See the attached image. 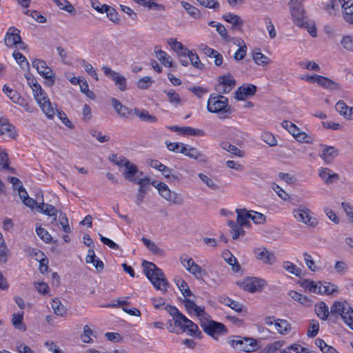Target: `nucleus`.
Instances as JSON below:
<instances>
[{"mask_svg": "<svg viewBox=\"0 0 353 353\" xmlns=\"http://www.w3.org/2000/svg\"><path fill=\"white\" fill-rule=\"evenodd\" d=\"M165 310L173 317L174 326L179 327L182 332H187L189 336L199 339L203 338V334L198 325L188 319L175 306L167 305Z\"/></svg>", "mask_w": 353, "mask_h": 353, "instance_id": "f257e3e1", "label": "nucleus"}, {"mask_svg": "<svg viewBox=\"0 0 353 353\" xmlns=\"http://www.w3.org/2000/svg\"><path fill=\"white\" fill-rule=\"evenodd\" d=\"M143 272L153 285L154 288L165 293L169 287V283L162 270L154 263L143 261L142 262Z\"/></svg>", "mask_w": 353, "mask_h": 353, "instance_id": "f03ea898", "label": "nucleus"}, {"mask_svg": "<svg viewBox=\"0 0 353 353\" xmlns=\"http://www.w3.org/2000/svg\"><path fill=\"white\" fill-rule=\"evenodd\" d=\"M33 95L37 103L41 108L42 111L49 119H52L55 114L57 110L52 107L50 99L46 96L43 90L40 85L34 84L33 85Z\"/></svg>", "mask_w": 353, "mask_h": 353, "instance_id": "7ed1b4c3", "label": "nucleus"}, {"mask_svg": "<svg viewBox=\"0 0 353 353\" xmlns=\"http://www.w3.org/2000/svg\"><path fill=\"white\" fill-rule=\"evenodd\" d=\"M208 110L221 114H231V106L228 105V98L222 95L211 94L208 101Z\"/></svg>", "mask_w": 353, "mask_h": 353, "instance_id": "20e7f679", "label": "nucleus"}, {"mask_svg": "<svg viewBox=\"0 0 353 353\" xmlns=\"http://www.w3.org/2000/svg\"><path fill=\"white\" fill-rule=\"evenodd\" d=\"M228 343L236 351L252 352L256 350L257 343L256 340L240 336H231L227 339Z\"/></svg>", "mask_w": 353, "mask_h": 353, "instance_id": "39448f33", "label": "nucleus"}, {"mask_svg": "<svg viewBox=\"0 0 353 353\" xmlns=\"http://www.w3.org/2000/svg\"><path fill=\"white\" fill-rule=\"evenodd\" d=\"M200 324L203 331L214 339L228 334L227 327L221 323L210 320L201 321Z\"/></svg>", "mask_w": 353, "mask_h": 353, "instance_id": "423d86ee", "label": "nucleus"}, {"mask_svg": "<svg viewBox=\"0 0 353 353\" xmlns=\"http://www.w3.org/2000/svg\"><path fill=\"white\" fill-rule=\"evenodd\" d=\"M265 285L266 281L257 277H248L239 284L242 289L252 293L261 292Z\"/></svg>", "mask_w": 353, "mask_h": 353, "instance_id": "0eeeda50", "label": "nucleus"}, {"mask_svg": "<svg viewBox=\"0 0 353 353\" xmlns=\"http://www.w3.org/2000/svg\"><path fill=\"white\" fill-rule=\"evenodd\" d=\"M330 314L331 316L339 315L345 321V317L353 315V309L346 301H334L330 308Z\"/></svg>", "mask_w": 353, "mask_h": 353, "instance_id": "6e6552de", "label": "nucleus"}, {"mask_svg": "<svg viewBox=\"0 0 353 353\" xmlns=\"http://www.w3.org/2000/svg\"><path fill=\"white\" fill-rule=\"evenodd\" d=\"M290 12L293 21L297 26L307 27V17H305V10L301 5H291Z\"/></svg>", "mask_w": 353, "mask_h": 353, "instance_id": "1a4fd4ad", "label": "nucleus"}, {"mask_svg": "<svg viewBox=\"0 0 353 353\" xmlns=\"http://www.w3.org/2000/svg\"><path fill=\"white\" fill-rule=\"evenodd\" d=\"M102 70L105 76L111 79L121 91H125L127 89V80L125 77L108 66H103Z\"/></svg>", "mask_w": 353, "mask_h": 353, "instance_id": "9d476101", "label": "nucleus"}, {"mask_svg": "<svg viewBox=\"0 0 353 353\" xmlns=\"http://www.w3.org/2000/svg\"><path fill=\"white\" fill-rule=\"evenodd\" d=\"M293 214L298 221L303 222L311 227H315L318 223L317 220L312 217L310 210L307 208L294 210Z\"/></svg>", "mask_w": 353, "mask_h": 353, "instance_id": "9b49d317", "label": "nucleus"}, {"mask_svg": "<svg viewBox=\"0 0 353 353\" xmlns=\"http://www.w3.org/2000/svg\"><path fill=\"white\" fill-rule=\"evenodd\" d=\"M32 66L36 68L37 72L46 79L51 81V84L54 83V77L52 75V71L46 63L41 59H35L32 61Z\"/></svg>", "mask_w": 353, "mask_h": 353, "instance_id": "f8f14e48", "label": "nucleus"}, {"mask_svg": "<svg viewBox=\"0 0 353 353\" xmlns=\"http://www.w3.org/2000/svg\"><path fill=\"white\" fill-rule=\"evenodd\" d=\"M219 81L216 89L221 94L229 93L236 84L235 79L230 74L219 77Z\"/></svg>", "mask_w": 353, "mask_h": 353, "instance_id": "ddd939ff", "label": "nucleus"}, {"mask_svg": "<svg viewBox=\"0 0 353 353\" xmlns=\"http://www.w3.org/2000/svg\"><path fill=\"white\" fill-rule=\"evenodd\" d=\"M341 4L342 14L344 21L353 25V0H339Z\"/></svg>", "mask_w": 353, "mask_h": 353, "instance_id": "4468645a", "label": "nucleus"}, {"mask_svg": "<svg viewBox=\"0 0 353 353\" xmlns=\"http://www.w3.org/2000/svg\"><path fill=\"white\" fill-rule=\"evenodd\" d=\"M180 153L190 159H193L201 162H205L207 161V157L203 154L196 148L189 145L182 147V149L180 150Z\"/></svg>", "mask_w": 353, "mask_h": 353, "instance_id": "2eb2a0df", "label": "nucleus"}, {"mask_svg": "<svg viewBox=\"0 0 353 353\" xmlns=\"http://www.w3.org/2000/svg\"><path fill=\"white\" fill-rule=\"evenodd\" d=\"M256 87L252 84H243L236 91V99L244 100L245 98L254 95Z\"/></svg>", "mask_w": 353, "mask_h": 353, "instance_id": "dca6fc26", "label": "nucleus"}, {"mask_svg": "<svg viewBox=\"0 0 353 353\" xmlns=\"http://www.w3.org/2000/svg\"><path fill=\"white\" fill-rule=\"evenodd\" d=\"M168 129L173 132H176L181 135H191V136H203L204 132L199 129H194L190 126L179 127L177 125H172L168 127Z\"/></svg>", "mask_w": 353, "mask_h": 353, "instance_id": "f3484780", "label": "nucleus"}, {"mask_svg": "<svg viewBox=\"0 0 353 353\" xmlns=\"http://www.w3.org/2000/svg\"><path fill=\"white\" fill-rule=\"evenodd\" d=\"M19 32V30L15 27H10L8 29L4 39L5 43L8 47L14 46L20 41L21 36Z\"/></svg>", "mask_w": 353, "mask_h": 353, "instance_id": "a211bd4d", "label": "nucleus"}, {"mask_svg": "<svg viewBox=\"0 0 353 353\" xmlns=\"http://www.w3.org/2000/svg\"><path fill=\"white\" fill-rule=\"evenodd\" d=\"M137 174L142 175L143 172H139L138 167L135 164L127 162L125 170L123 172V177L130 182L135 183L139 179V177H135Z\"/></svg>", "mask_w": 353, "mask_h": 353, "instance_id": "6ab92c4d", "label": "nucleus"}, {"mask_svg": "<svg viewBox=\"0 0 353 353\" xmlns=\"http://www.w3.org/2000/svg\"><path fill=\"white\" fill-rule=\"evenodd\" d=\"M323 148L320 157L327 163H330L334 158L339 155V150L334 146H328L321 144Z\"/></svg>", "mask_w": 353, "mask_h": 353, "instance_id": "aec40b11", "label": "nucleus"}, {"mask_svg": "<svg viewBox=\"0 0 353 353\" xmlns=\"http://www.w3.org/2000/svg\"><path fill=\"white\" fill-rule=\"evenodd\" d=\"M256 258L264 263L272 265L276 261V256L274 253L269 252L265 248H257L255 251Z\"/></svg>", "mask_w": 353, "mask_h": 353, "instance_id": "412c9836", "label": "nucleus"}, {"mask_svg": "<svg viewBox=\"0 0 353 353\" xmlns=\"http://www.w3.org/2000/svg\"><path fill=\"white\" fill-rule=\"evenodd\" d=\"M222 18L232 24V30H242V26L243 25V19L237 14L228 12L222 16Z\"/></svg>", "mask_w": 353, "mask_h": 353, "instance_id": "4be33fe9", "label": "nucleus"}, {"mask_svg": "<svg viewBox=\"0 0 353 353\" xmlns=\"http://www.w3.org/2000/svg\"><path fill=\"white\" fill-rule=\"evenodd\" d=\"M111 103L117 113L122 117L128 118L132 113V110L123 105L117 99L112 98Z\"/></svg>", "mask_w": 353, "mask_h": 353, "instance_id": "5701e85b", "label": "nucleus"}, {"mask_svg": "<svg viewBox=\"0 0 353 353\" xmlns=\"http://www.w3.org/2000/svg\"><path fill=\"white\" fill-rule=\"evenodd\" d=\"M319 175L326 184L333 183L339 179L338 174L333 173L332 171L327 168L320 170Z\"/></svg>", "mask_w": 353, "mask_h": 353, "instance_id": "b1692460", "label": "nucleus"}, {"mask_svg": "<svg viewBox=\"0 0 353 353\" xmlns=\"http://www.w3.org/2000/svg\"><path fill=\"white\" fill-rule=\"evenodd\" d=\"M323 282H315L313 281L305 279L301 283V286L310 292L321 294Z\"/></svg>", "mask_w": 353, "mask_h": 353, "instance_id": "393cba45", "label": "nucleus"}, {"mask_svg": "<svg viewBox=\"0 0 353 353\" xmlns=\"http://www.w3.org/2000/svg\"><path fill=\"white\" fill-rule=\"evenodd\" d=\"M134 183H137L139 185L138 192L145 194H146L150 190L151 185L157 188L156 182H150V179L149 177L139 178L137 181H136Z\"/></svg>", "mask_w": 353, "mask_h": 353, "instance_id": "a878e982", "label": "nucleus"}, {"mask_svg": "<svg viewBox=\"0 0 353 353\" xmlns=\"http://www.w3.org/2000/svg\"><path fill=\"white\" fill-rule=\"evenodd\" d=\"M18 192L19 197L22 200L23 204L27 207L33 209L37 205V201L28 196V194L23 185H19L18 188Z\"/></svg>", "mask_w": 353, "mask_h": 353, "instance_id": "bb28decb", "label": "nucleus"}, {"mask_svg": "<svg viewBox=\"0 0 353 353\" xmlns=\"http://www.w3.org/2000/svg\"><path fill=\"white\" fill-rule=\"evenodd\" d=\"M317 79V84L324 88L331 90H339L340 88L339 84L338 83L334 82L327 77L319 75Z\"/></svg>", "mask_w": 353, "mask_h": 353, "instance_id": "cd10ccee", "label": "nucleus"}, {"mask_svg": "<svg viewBox=\"0 0 353 353\" xmlns=\"http://www.w3.org/2000/svg\"><path fill=\"white\" fill-rule=\"evenodd\" d=\"M289 132L299 142L310 143L309 137L294 123Z\"/></svg>", "mask_w": 353, "mask_h": 353, "instance_id": "c85d7f7f", "label": "nucleus"}, {"mask_svg": "<svg viewBox=\"0 0 353 353\" xmlns=\"http://www.w3.org/2000/svg\"><path fill=\"white\" fill-rule=\"evenodd\" d=\"M236 213L237 222L241 225H246L249 223V219H251V211H248L245 208L236 209Z\"/></svg>", "mask_w": 353, "mask_h": 353, "instance_id": "c756f323", "label": "nucleus"}, {"mask_svg": "<svg viewBox=\"0 0 353 353\" xmlns=\"http://www.w3.org/2000/svg\"><path fill=\"white\" fill-rule=\"evenodd\" d=\"M36 209L38 212H42L48 216L55 217L57 216V210L56 208L53 205L44 203L43 202L37 205Z\"/></svg>", "mask_w": 353, "mask_h": 353, "instance_id": "7c9ffc66", "label": "nucleus"}, {"mask_svg": "<svg viewBox=\"0 0 353 353\" xmlns=\"http://www.w3.org/2000/svg\"><path fill=\"white\" fill-rule=\"evenodd\" d=\"M274 329L281 334H287L291 330V325L288 321L277 319L274 323Z\"/></svg>", "mask_w": 353, "mask_h": 353, "instance_id": "2f4dec72", "label": "nucleus"}, {"mask_svg": "<svg viewBox=\"0 0 353 353\" xmlns=\"http://www.w3.org/2000/svg\"><path fill=\"white\" fill-rule=\"evenodd\" d=\"M143 244L147 247V248L150 250L154 254L157 256H163L164 252L162 249H161L154 241L145 238L143 237L141 239Z\"/></svg>", "mask_w": 353, "mask_h": 353, "instance_id": "473e14b6", "label": "nucleus"}, {"mask_svg": "<svg viewBox=\"0 0 353 353\" xmlns=\"http://www.w3.org/2000/svg\"><path fill=\"white\" fill-rule=\"evenodd\" d=\"M23 312L12 314V323L15 329L21 331H25L26 330V325L23 321Z\"/></svg>", "mask_w": 353, "mask_h": 353, "instance_id": "72a5a7b5", "label": "nucleus"}, {"mask_svg": "<svg viewBox=\"0 0 353 353\" xmlns=\"http://www.w3.org/2000/svg\"><path fill=\"white\" fill-rule=\"evenodd\" d=\"M222 256L223 259L227 261V263L232 266V270L234 272H238L240 270V265L237 262L236 259L230 251L227 250L223 252Z\"/></svg>", "mask_w": 353, "mask_h": 353, "instance_id": "f704fd0d", "label": "nucleus"}, {"mask_svg": "<svg viewBox=\"0 0 353 353\" xmlns=\"http://www.w3.org/2000/svg\"><path fill=\"white\" fill-rule=\"evenodd\" d=\"M188 271L193 274L197 279H202L203 277L207 275L206 271L203 270L201 267L195 262H191V268H188Z\"/></svg>", "mask_w": 353, "mask_h": 353, "instance_id": "c9c22d12", "label": "nucleus"}, {"mask_svg": "<svg viewBox=\"0 0 353 353\" xmlns=\"http://www.w3.org/2000/svg\"><path fill=\"white\" fill-rule=\"evenodd\" d=\"M221 147L224 150L230 152L231 154L242 157L244 156V152L239 149L236 146L231 144L228 141H223L221 144Z\"/></svg>", "mask_w": 353, "mask_h": 353, "instance_id": "e433bc0d", "label": "nucleus"}, {"mask_svg": "<svg viewBox=\"0 0 353 353\" xmlns=\"http://www.w3.org/2000/svg\"><path fill=\"white\" fill-rule=\"evenodd\" d=\"M315 312L318 317L322 320H326L330 314L327 305L323 301L316 305Z\"/></svg>", "mask_w": 353, "mask_h": 353, "instance_id": "4c0bfd02", "label": "nucleus"}, {"mask_svg": "<svg viewBox=\"0 0 353 353\" xmlns=\"http://www.w3.org/2000/svg\"><path fill=\"white\" fill-rule=\"evenodd\" d=\"M134 114L138 116L142 121L149 122V123H155L157 121V119L155 116L151 115L149 114L148 111L142 110H139L137 108H134Z\"/></svg>", "mask_w": 353, "mask_h": 353, "instance_id": "58836bf2", "label": "nucleus"}, {"mask_svg": "<svg viewBox=\"0 0 353 353\" xmlns=\"http://www.w3.org/2000/svg\"><path fill=\"white\" fill-rule=\"evenodd\" d=\"M51 307L55 314L63 316L67 313V309L58 299H54L51 303Z\"/></svg>", "mask_w": 353, "mask_h": 353, "instance_id": "ea45409f", "label": "nucleus"}, {"mask_svg": "<svg viewBox=\"0 0 353 353\" xmlns=\"http://www.w3.org/2000/svg\"><path fill=\"white\" fill-rule=\"evenodd\" d=\"M289 296L293 300L301 303L302 305L308 306L312 303L310 299H309L306 296H304L298 292L292 290L289 292Z\"/></svg>", "mask_w": 353, "mask_h": 353, "instance_id": "a19ab883", "label": "nucleus"}, {"mask_svg": "<svg viewBox=\"0 0 353 353\" xmlns=\"http://www.w3.org/2000/svg\"><path fill=\"white\" fill-rule=\"evenodd\" d=\"M338 291L339 288L336 285L330 282H323L321 294L332 295L334 293H337Z\"/></svg>", "mask_w": 353, "mask_h": 353, "instance_id": "79ce46f5", "label": "nucleus"}, {"mask_svg": "<svg viewBox=\"0 0 353 353\" xmlns=\"http://www.w3.org/2000/svg\"><path fill=\"white\" fill-rule=\"evenodd\" d=\"M285 345L284 341H276L268 344L265 350L267 353H281V347Z\"/></svg>", "mask_w": 353, "mask_h": 353, "instance_id": "37998d69", "label": "nucleus"}, {"mask_svg": "<svg viewBox=\"0 0 353 353\" xmlns=\"http://www.w3.org/2000/svg\"><path fill=\"white\" fill-rule=\"evenodd\" d=\"M283 268L289 273L294 274L298 277H301L302 274V270L298 268L295 264L290 262L285 261L283 263Z\"/></svg>", "mask_w": 353, "mask_h": 353, "instance_id": "c03bdc74", "label": "nucleus"}, {"mask_svg": "<svg viewBox=\"0 0 353 353\" xmlns=\"http://www.w3.org/2000/svg\"><path fill=\"white\" fill-rule=\"evenodd\" d=\"M181 4L190 17L194 19H198L200 17V11L197 8L185 1H181Z\"/></svg>", "mask_w": 353, "mask_h": 353, "instance_id": "a18cd8bd", "label": "nucleus"}, {"mask_svg": "<svg viewBox=\"0 0 353 353\" xmlns=\"http://www.w3.org/2000/svg\"><path fill=\"white\" fill-rule=\"evenodd\" d=\"M157 189L159 194L166 201H169L173 191L170 190L166 184L161 182L157 184Z\"/></svg>", "mask_w": 353, "mask_h": 353, "instance_id": "49530a36", "label": "nucleus"}, {"mask_svg": "<svg viewBox=\"0 0 353 353\" xmlns=\"http://www.w3.org/2000/svg\"><path fill=\"white\" fill-rule=\"evenodd\" d=\"M253 60L259 65H266L270 63V59L261 52H254L252 54Z\"/></svg>", "mask_w": 353, "mask_h": 353, "instance_id": "de8ad7c7", "label": "nucleus"}, {"mask_svg": "<svg viewBox=\"0 0 353 353\" xmlns=\"http://www.w3.org/2000/svg\"><path fill=\"white\" fill-rule=\"evenodd\" d=\"M315 345L318 346L323 353H339L335 348L328 345L323 339H316Z\"/></svg>", "mask_w": 353, "mask_h": 353, "instance_id": "09e8293b", "label": "nucleus"}, {"mask_svg": "<svg viewBox=\"0 0 353 353\" xmlns=\"http://www.w3.org/2000/svg\"><path fill=\"white\" fill-rule=\"evenodd\" d=\"M335 108L341 115L348 119V115L351 111L350 107L347 106L343 101H339L335 105Z\"/></svg>", "mask_w": 353, "mask_h": 353, "instance_id": "8fccbe9b", "label": "nucleus"}, {"mask_svg": "<svg viewBox=\"0 0 353 353\" xmlns=\"http://www.w3.org/2000/svg\"><path fill=\"white\" fill-rule=\"evenodd\" d=\"M156 57L165 66L172 67L171 57L163 50L155 51Z\"/></svg>", "mask_w": 353, "mask_h": 353, "instance_id": "3c124183", "label": "nucleus"}, {"mask_svg": "<svg viewBox=\"0 0 353 353\" xmlns=\"http://www.w3.org/2000/svg\"><path fill=\"white\" fill-rule=\"evenodd\" d=\"M57 6L61 9L69 13L74 12L73 6L68 0H52Z\"/></svg>", "mask_w": 353, "mask_h": 353, "instance_id": "603ef678", "label": "nucleus"}, {"mask_svg": "<svg viewBox=\"0 0 353 353\" xmlns=\"http://www.w3.org/2000/svg\"><path fill=\"white\" fill-rule=\"evenodd\" d=\"M0 127L3 132V134L6 133H8V136L12 139H16L17 133L14 131V127L9 123L8 121H4V123L0 124Z\"/></svg>", "mask_w": 353, "mask_h": 353, "instance_id": "864d4df0", "label": "nucleus"}, {"mask_svg": "<svg viewBox=\"0 0 353 353\" xmlns=\"http://www.w3.org/2000/svg\"><path fill=\"white\" fill-rule=\"evenodd\" d=\"M104 8H106L105 10H103V11L106 13L108 18L114 23H119L120 19L115 9L109 6H105Z\"/></svg>", "mask_w": 353, "mask_h": 353, "instance_id": "5fc2aeb1", "label": "nucleus"}, {"mask_svg": "<svg viewBox=\"0 0 353 353\" xmlns=\"http://www.w3.org/2000/svg\"><path fill=\"white\" fill-rule=\"evenodd\" d=\"M190 63L195 68L203 70L204 68V65L200 61V59L196 53L193 52L192 51L188 52V57Z\"/></svg>", "mask_w": 353, "mask_h": 353, "instance_id": "6e6d98bb", "label": "nucleus"}, {"mask_svg": "<svg viewBox=\"0 0 353 353\" xmlns=\"http://www.w3.org/2000/svg\"><path fill=\"white\" fill-rule=\"evenodd\" d=\"M164 93L166 94L170 103L174 105H177L180 103L181 98L174 90H164Z\"/></svg>", "mask_w": 353, "mask_h": 353, "instance_id": "4d7b16f0", "label": "nucleus"}, {"mask_svg": "<svg viewBox=\"0 0 353 353\" xmlns=\"http://www.w3.org/2000/svg\"><path fill=\"white\" fill-rule=\"evenodd\" d=\"M199 177L204 183L206 184V185H208L212 190H216L219 189V186L210 177L208 176L207 175L203 173H199Z\"/></svg>", "mask_w": 353, "mask_h": 353, "instance_id": "13d9d810", "label": "nucleus"}, {"mask_svg": "<svg viewBox=\"0 0 353 353\" xmlns=\"http://www.w3.org/2000/svg\"><path fill=\"white\" fill-rule=\"evenodd\" d=\"M37 234L46 243H50L52 241V236L49 232L41 227L36 229Z\"/></svg>", "mask_w": 353, "mask_h": 353, "instance_id": "bf43d9fd", "label": "nucleus"}, {"mask_svg": "<svg viewBox=\"0 0 353 353\" xmlns=\"http://www.w3.org/2000/svg\"><path fill=\"white\" fill-rule=\"evenodd\" d=\"M17 103L25 108L28 112H32L34 108L28 103V101L22 97L20 94L17 97V100L14 101Z\"/></svg>", "mask_w": 353, "mask_h": 353, "instance_id": "052dcab7", "label": "nucleus"}, {"mask_svg": "<svg viewBox=\"0 0 353 353\" xmlns=\"http://www.w3.org/2000/svg\"><path fill=\"white\" fill-rule=\"evenodd\" d=\"M263 21H264L266 28L269 32V35H270V38H272V39L275 38L276 36V30L274 28V26L270 18L268 17H265L263 19Z\"/></svg>", "mask_w": 353, "mask_h": 353, "instance_id": "680f3d73", "label": "nucleus"}, {"mask_svg": "<svg viewBox=\"0 0 353 353\" xmlns=\"http://www.w3.org/2000/svg\"><path fill=\"white\" fill-rule=\"evenodd\" d=\"M153 81L150 77H144L140 79L137 82V86L140 89H148L152 84Z\"/></svg>", "mask_w": 353, "mask_h": 353, "instance_id": "e2e57ef3", "label": "nucleus"}, {"mask_svg": "<svg viewBox=\"0 0 353 353\" xmlns=\"http://www.w3.org/2000/svg\"><path fill=\"white\" fill-rule=\"evenodd\" d=\"M169 202L174 205H182L184 203V199L181 194L172 192Z\"/></svg>", "mask_w": 353, "mask_h": 353, "instance_id": "0e129e2a", "label": "nucleus"}, {"mask_svg": "<svg viewBox=\"0 0 353 353\" xmlns=\"http://www.w3.org/2000/svg\"><path fill=\"white\" fill-rule=\"evenodd\" d=\"M81 65L92 78H94L97 81L98 80L97 73L90 63L86 62L85 60H83Z\"/></svg>", "mask_w": 353, "mask_h": 353, "instance_id": "69168bd1", "label": "nucleus"}, {"mask_svg": "<svg viewBox=\"0 0 353 353\" xmlns=\"http://www.w3.org/2000/svg\"><path fill=\"white\" fill-rule=\"evenodd\" d=\"M168 43L176 52H180L181 50H187V48L175 39H170Z\"/></svg>", "mask_w": 353, "mask_h": 353, "instance_id": "338daca9", "label": "nucleus"}, {"mask_svg": "<svg viewBox=\"0 0 353 353\" xmlns=\"http://www.w3.org/2000/svg\"><path fill=\"white\" fill-rule=\"evenodd\" d=\"M341 45L347 50L353 52V36H345L341 41Z\"/></svg>", "mask_w": 353, "mask_h": 353, "instance_id": "774afa93", "label": "nucleus"}]
</instances>
